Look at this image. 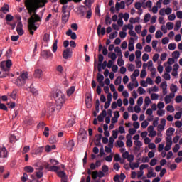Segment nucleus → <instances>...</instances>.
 <instances>
[{
  "mask_svg": "<svg viewBox=\"0 0 182 182\" xmlns=\"http://www.w3.org/2000/svg\"><path fill=\"white\" fill-rule=\"evenodd\" d=\"M48 4V0H25V6L29 15L36 14L38 8H43Z\"/></svg>",
  "mask_w": 182,
  "mask_h": 182,
  "instance_id": "f257e3e1",
  "label": "nucleus"
},
{
  "mask_svg": "<svg viewBox=\"0 0 182 182\" xmlns=\"http://www.w3.org/2000/svg\"><path fill=\"white\" fill-rule=\"evenodd\" d=\"M41 21H42V18H41V16H39V15L36 14H34L30 17V18L28 19V26L30 35H33V33H35L33 31H36L38 29V27L35 23H36V22H41Z\"/></svg>",
  "mask_w": 182,
  "mask_h": 182,
  "instance_id": "f03ea898",
  "label": "nucleus"
},
{
  "mask_svg": "<svg viewBox=\"0 0 182 182\" xmlns=\"http://www.w3.org/2000/svg\"><path fill=\"white\" fill-rule=\"evenodd\" d=\"M54 99L55 101L57 110H60V109L63 107L65 102H66V97L65 96V94L60 90H57L54 94Z\"/></svg>",
  "mask_w": 182,
  "mask_h": 182,
  "instance_id": "7ed1b4c3",
  "label": "nucleus"
},
{
  "mask_svg": "<svg viewBox=\"0 0 182 182\" xmlns=\"http://www.w3.org/2000/svg\"><path fill=\"white\" fill-rule=\"evenodd\" d=\"M79 11L81 16H85V15H86L87 19H90V18H92V8L87 7L86 6H81L79 8Z\"/></svg>",
  "mask_w": 182,
  "mask_h": 182,
  "instance_id": "20e7f679",
  "label": "nucleus"
},
{
  "mask_svg": "<svg viewBox=\"0 0 182 182\" xmlns=\"http://www.w3.org/2000/svg\"><path fill=\"white\" fill-rule=\"evenodd\" d=\"M26 80H28V72L21 73L15 83L18 87H21L26 83Z\"/></svg>",
  "mask_w": 182,
  "mask_h": 182,
  "instance_id": "39448f33",
  "label": "nucleus"
},
{
  "mask_svg": "<svg viewBox=\"0 0 182 182\" xmlns=\"http://www.w3.org/2000/svg\"><path fill=\"white\" fill-rule=\"evenodd\" d=\"M68 5H64L62 7V22L63 23H66L69 21V16H70V11H68Z\"/></svg>",
  "mask_w": 182,
  "mask_h": 182,
  "instance_id": "423d86ee",
  "label": "nucleus"
},
{
  "mask_svg": "<svg viewBox=\"0 0 182 182\" xmlns=\"http://www.w3.org/2000/svg\"><path fill=\"white\" fill-rule=\"evenodd\" d=\"M41 56L44 59H53V53L50 50H45L41 52Z\"/></svg>",
  "mask_w": 182,
  "mask_h": 182,
  "instance_id": "0eeeda50",
  "label": "nucleus"
},
{
  "mask_svg": "<svg viewBox=\"0 0 182 182\" xmlns=\"http://www.w3.org/2000/svg\"><path fill=\"white\" fill-rule=\"evenodd\" d=\"M9 75V71L6 70L4 64H0V77H6Z\"/></svg>",
  "mask_w": 182,
  "mask_h": 182,
  "instance_id": "6e6552de",
  "label": "nucleus"
},
{
  "mask_svg": "<svg viewBox=\"0 0 182 182\" xmlns=\"http://www.w3.org/2000/svg\"><path fill=\"white\" fill-rule=\"evenodd\" d=\"M174 132H176V129L173 127H169L166 130V140H173V134H174Z\"/></svg>",
  "mask_w": 182,
  "mask_h": 182,
  "instance_id": "1a4fd4ad",
  "label": "nucleus"
},
{
  "mask_svg": "<svg viewBox=\"0 0 182 182\" xmlns=\"http://www.w3.org/2000/svg\"><path fill=\"white\" fill-rule=\"evenodd\" d=\"M63 58L64 59H69V58H72V50H70V48H66L63 52Z\"/></svg>",
  "mask_w": 182,
  "mask_h": 182,
  "instance_id": "9d476101",
  "label": "nucleus"
},
{
  "mask_svg": "<svg viewBox=\"0 0 182 182\" xmlns=\"http://www.w3.org/2000/svg\"><path fill=\"white\" fill-rule=\"evenodd\" d=\"M55 112V102H48L47 104V113L50 114Z\"/></svg>",
  "mask_w": 182,
  "mask_h": 182,
  "instance_id": "9b49d317",
  "label": "nucleus"
},
{
  "mask_svg": "<svg viewBox=\"0 0 182 182\" xmlns=\"http://www.w3.org/2000/svg\"><path fill=\"white\" fill-rule=\"evenodd\" d=\"M97 33L98 36H100V35L104 36L106 34V28L105 27L102 28V25L99 24L97 28Z\"/></svg>",
  "mask_w": 182,
  "mask_h": 182,
  "instance_id": "f8f14e48",
  "label": "nucleus"
},
{
  "mask_svg": "<svg viewBox=\"0 0 182 182\" xmlns=\"http://www.w3.org/2000/svg\"><path fill=\"white\" fill-rule=\"evenodd\" d=\"M33 76L36 79H41L42 76H43V71L39 68H37L34 70Z\"/></svg>",
  "mask_w": 182,
  "mask_h": 182,
  "instance_id": "ddd939ff",
  "label": "nucleus"
},
{
  "mask_svg": "<svg viewBox=\"0 0 182 182\" xmlns=\"http://www.w3.org/2000/svg\"><path fill=\"white\" fill-rule=\"evenodd\" d=\"M174 97H176V95H174V93H170L169 95H166L164 98L166 105H168L171 103V100L174 99Z\"/></svg>",
  "mask_w": 182,
  "mask_h": 182,
  "instance_id": "4468645a",
  "label": "nucleus"
},
{
  "mask_svg": "<svg viewBox=\"0 0 182 182\" xmlns=\"http://www.w3.org/2000/svg\"><path fill=\"white\" fill-rule=\"evenodd\" d=\"M0 65H4L6 70L9 72V70H11V66H12V60H8L6 62L3 61Z\"/></svg>",
  "mask_w": 182,
  "mask_h": 182,
  "instance_id": "2eb2a0df",
  "label": "nucleus"
},
{
  "mask_svg": "<svg viewBox=\"0 0 182 182\" xmlns=\"http://www.w3.org/2000/svg\"><path fill=\"white\" fill-rule=\"evenodd\" d=\"M8 157V151L6 148L1 147L0 148V158L1 159H6Z\"/></svg>",
  "mask_w": 182,
  "mask_h": 182,
  "instance_id": "dca6fc26",
  "label": "nucleus"
},
{
  "mask_svg": "<svg viewBox=\"0 0 182 182\" xmlns=\"http://www.w3.org/2000/svg\"><path fill=\"white\" fill-rule=\"evenodd\" d=\"M128 49L129 52L134 50V38L131 37L128 44Z\"/></svg>",
  "mask_w": 182,
  "mask_h": 182,
  "instance_id": "f3484780",
  "label": "nucleus"
},
{
  "mask_svg": "<svg viewBox=\"0 0 182 182\" xmlns=\"http://www.w3.org/2000/svg\"><path fill=\"white\" fill-rule=\"evenodd\" d=\"M36 170H38L39 171L36 172V177L37 178H42L43 177V172H42V170H43V166H39L36 168Z\"/></svg>",
  "mask_w": 182,
  "mask_h": 182,
  "instance_id": "a211bd4d",
  "label": "nucleus"
},
{
  "mask_svg": "<svg viewBox=\"0 0 182 182\" xmlns=\"http://www.w3.org/2000/svg\"><path fill=\"white\" fill-rule=\"evenodd\" d=\"M116 11H120V9H124L126 8V3L122 1L120 3L117 2L115 4Z\"/></svg>",
  "mask_w": 182,
  "mask_h": 182,
  "instance_id": "6ab92c4d",
  "label": "nucleus"
},
{
  "mask_svg": "<svg viewBox=\"0 0 182 182\" xmlns=\"http://www.w3.org/2000/svg\"><path fill=\"white\" fill-rule=\"evenodd\" d=\"M166 144L164 147L165 151H170L171 150V146H173V140L171 139H166Z\"/></svg>",
  "mask_w": 182,
  "mask_h": 182,
  "instance_id": "aec40b11",
  "label": "nucleus"
},
{
  "mask_svg": "<svg viewBox=\"0 0 182 182\" xmlns=\"http://www.w3.org/2000/svg\"><path fill=\"white\" fill-rule=\"evenodd\" d=\"M46 170H48V171H54L55 173H56L58 171V170H59V167L56 166H50L48 164L47 165H46Z\"/></svg>",
  "mask_w": 182,
  "mask_h": 182,
  "instance_id": "412c9836",
  "label": "nucleus"
},
{
  "mask_svg": "<svg viewBox=\"0 0 182 182\" xmlns=\"http://www.w3.org/2000/svg\"><path fill=\"white\" fill-rule=\"evenodd\" d=\"M67 36H70L71 39L76 40L77 39V36L76 35V33L73 32L72 29H68L66 32Z\"/></svg>",
  "mask_w": 182,
  "mask_h": 182,
  "instance_id": "4be33fe9",
  "label": "nucleus"
},
{
  "mask_svg": "<svg viewBox=\"0 0 182 182\" xmlns=\"http://www.w3.org/2000/svg\"><path fill=\"white\" fill-rule=\"evenodd\" d=\"M129 167L131 170H134L135 168H139L140 167V162H131L129 163Z\"/></svg>",
  "mask_w": 182,
  "mask_h": 182,
  "instance_id": "5701e85b",
  "label": "nucleus"
},
{
  "mask_svg": "<svg viewBox=\"0 0 182 182\" xmlns=\"http://www.w3.org/2000/svg\"><path fill=\"white\" fill-rule=\"evenodd\" d=\"M151 6H153V2L150 0L143 4L144 9L149 8V11H151Z\"/></svg>",
  "mask_w": 182,
  "mask_h": 182,
  "instance_id": "b1692460",
  "label": "nucleus"
},
{
  "mask_svg": "<svg viewBox=\"0 0 182 182\" xmlns=\"http://www.w3.org/2000/svg\"><path fill=\"white\" fill-rule=\"evenodd\" d=\"M153 170H154L153 168H149L147 174L148 178H151V177H156V176H157V173H153Z\"/></svg>",
  "mask_w": 182,
  "mask_h": 182,
  "instance_id": "393cba45",
  "label": "nucleus"
},
{
  "mask_svg": "<svg viewBox=\"0 0 182 182\" xmlns=\"http://www.w3.org/2000/svg\"><path fill=\"white\" fill-rule=\"evenodd\" d=\"M171 93H173L174 96H176V93H177V90H178V88L177 87V85L174 84L171 85Z\"/></svg>",
  "mask_w": 182,
  "mask_h": 182,
  "instance_id": "a878e982",
  "label": "nucleus"
},
{
  "mask_svg": "<svg viewBox=\"0 0 182 182\" xmlns=\"http://www.w3.org/2000/svg\"><path fill=\"white\" fill-rule=\"evenodd\" d=\"M73 147H75V142L71 140L68 143L67 149L68 150L72 151Z\"/></svg>",
  "mask_w": 182,
  "mask_h": 182,
  "instance_id": "bb28decb",
  "label": "nucleus"
},
{
  "mask_svg": "<svg viewBox=\"0 0 182 182\" xmlns=\"http://www.w3.org/2000/svg\"><path fill=\"white\" fill-rule=\"evenodd\" d=\"M9 141L10 143H11V144H14L16 143V141H17L18 139H16V136L14 135V134H11L9 136Z\"/></svg>",
  "mask_w": 182,
  "mask_h": 182,
  "instance_id": "cd10ccee",
  "label": "nucleus"
},
{
  "mask_svg": "<svg viewBox=\"0 0 182 182\" xmlns=\"http://www.w3.org/2000/svg\"><path fill=\"white\" fill-rule=\"evenodd\" d=\"M97 80L99 83H102V82L105 80V76H103L101 73H98L97 75Z\"/></svg>",
  "mask_w": 182,
  "mask_h": 182,
  "instance_id": "c85d7f7f",
  "label": "nucleus"
},
{
  "mask_svg": "<svg viewBox=\"0 0 182 182\" xmlns=\"http://www.w3.org/2000/svg\"><path fill=\"white\" fill-rule=\"evenodd\" d=\"M24 170L26 173H33V171H34L33 167H32L31 166H25Z\"/></svg>",
  "mask_w": 182,
  "mask_h": 182,
  "instance_id": "c756f323",
  "label": "nucleus"
},
{
  "mask_svg": "<svg viewBox=\"0 0 182 182\" xmlns=\"http://www.w3.org/2000/svg\"><path fill=\"white\" fill-rule=\"evenodd\" d=\"M73 93H75V87L74 86L70 87V88L67 90V95L72 96V95H73Z\"/></svg>",
  "mask_w": 182,
  "mask_h": 182,
  "instance_id": "7c9ffc66",
  "label": "nucleus"
},
{
  "mask_svg": "<svg viewBox=\"0 0 182 182\" xmlns=\"http://www.w3.org/2000/svg\"><path fill=\"white\" fill-rule=\"evenodd\" d=\"M180 28H181V21L178 20L176 23L174 31H179Z\"/></svg>",
  "mask_w": 182,
  "mask_h": 182,
  "instance_id": "2f4dec72",
  "label": "nucleus"
},
{
  "mask_svg": "<svg viewBox=\"0 0 182 182\" xmlns=\"http://www.w3.org/2000/svg\"><path fill=\"white\" fill-rule=\"evenodd\" d=\"M129 35H130V36H133V38H134L136 39V41H137V39H139V36H137V34L133 30H130L129 31Z\"/></svg>",
  "mask_w": 182,
  "mask_h": 182,
  "instance_id": "473e14b6",
  "label": "nucleus"
},
{
  "mask_svg": "<svg viewBox=\"0 0 182 182\" xmlns=\"http://www.w3.org/2000/svg\"><path fill=\"white\" fill-rule=\"evenodd\" d=\"M166 28H167L168 31L173 30L174 28V23L168 22L166 23Z\"/></svg>",
  "mask_w": 182,
  "mask_h": 182,
  "instance_id": "72a5a7b5",
  "label": "nucleus"
},
{
  "mask_svg": "<svg viewBox=\"0 0 182 182\" xmlns=\"http://www.w3.org/2000/svg\"><path fill=\"white\" fill-rule=\"evenodd\" d=\"M1 11L3 12V14H8V12H9V6L5 5L1 7Z\"/></svg>",
  "mask_w": 182,
  "mask_h": 182,
  "instance_id": "f704fd0d",
  "label": "nucleus"
},
{
  "mask_svg": "<svg viewBox=\"0 0 182 182\" xmlns=\"http://www.w3.org/2000/svg\"><path fill=\"white\" fill-rule=\"evenodd\" d=\"M105 23L106 25H112V18H110L109 14H107L105 16Z\"/></svg>",
  "mask_w": 182,
  "mask_h": 182,
  "instance_id": "c9c22d12",
  "label": "nucleus"
},
{
  "mask_svg": "<svg viewBox=\"0 0 182 182\" xmlns=\"http://www.w3.org/2000/svg\"><path fill=\"white\" fill-rule=\"evenodd\" d=\"M180 112H176L174 117L176 120H180V119H181V116H182V108L180 109Z\"/></svg>",
  "mask_w": 182,
  "mask_h": 182,
  "instance_id": "e433bc0d",
  "label": "nucleus"
},
{
  "mask_svg": "<svg viewBox=\"0 0 182 182\" xmlns=\"http://www.w3.org/2000/svg\"><path fill=\"white\" fill-rule=\"evenodd\" d=\"M155 38H156V39L163 38V32H161L160 30L157 31L155 33Z\"/></svg>",
  "mask_w": 182,
  "mask_h": 182,
  "instance_id": "4c0bfd02",
  "label": "nucleus"
},
{
  "mask_svg": "<svg viewBox=\"0 0 182 182\" xmlns=\"http://www.w3.org/2000/svg\"><path fill=\"white\" fill-rule=\"evenodd\" d=\"M157 73V70H156V68H152L151 69V77H156V75Z\"/></svg>",
  "mask_w": 182,
  "mask_h": 182,
  "instance_id": "58836bf2",
  "label": "nucleus"
},
{
  "mask_svg": "<svg viewBox=\"0 0 182 182\" xmlns=\"http://www.w3.org/2000/svg\"><path fill=\"white\" fill-rule=\"evenodd\" d=\"M53 52L55 53L56 50H58V40H55L53 44Z\"/></svg>",
  "mask_w": 182,
  "mask_h": 182,
  "instance_id": "ea45409f",
  "label": "nucleus"
},
{
  "mask_svg": "<svg viewBox=\"0 0 182 182\" xmlns=\"http://www.w3.org/2000/svg\"><path fill=\"white\" fill-rule=\"evenodd\" d=\"M58 177H60V178H63L65 177H67L66 173L63 171H58L57 172Z\"/></svg>",
  "mask_w": 182,
  "mask_h": 182,
  "instance_id": "a19ab883",
  "label": "nucleus"
},
{
  "mask_svg": "<svg viewBox=\"0 0 182 182\" xmlns=\"http://www.w3.org/2000/svg\"><path fill=\"white\" fill-rule=\"evenodd\" d=\"M92 4H93V0H85V5H86V6L87 8H92Z\"/></svg>",
  "mask_w": 182,
  "mask_h": 182,
  "instance_id": "79ce46f5",
  "label": "nucleus"
},
{
  "mask_svg": "<svg viewBox=\"0 0 182 182\" xmlns=\"http://www.w3.org/2000/svg\"><path fill=\"white\" fill-rule=\"evenodd\" d=\"M30 90H31V93H33V95L34 96H38V95H39L38 91L35 88L33 87L32 85L30 86Z\"/></svg>",
  "mask_w": 182,
  "mask_h": 182,
  "instance_id": "37998d69",
  "label": "nucleus"
},
{
  "mask_svg": "<svg viewBox=\"0 0 182 182\" xmlns=\"http://www.w3.org/2000/svg\"><path fill=\"white\" fill-rule=\"evenodd\" d=\"M167 112H170V113H174V107L173 105H167L166 107Z\"/></svg>",
  "mask_w": 182,
  "mask_h": 182,
  "instance_id": "c03bdc74",
  "label": "nucleus"
},
{
  "mask_svg": "<svg viewBox=\"0 0 182 182\" xmlns=\"http://www.w3.org/2000/svg\"><path fill=\"white\" fill-rule=\"evenodd\" d=\"M120 83H122V77L118 76L114 81V85H115V86H119V85H120Z\"/></svg>",
  "mask_w": 182,
  "mask_h": 182,
  "instance_id": "a18cd8bd",
  "label": "nucleus"
},
{
  "mask_svg": "<svg viewBox=\"0 0 182 182\" xmlns=\"http://www.w3.org/2000/svg\"><path fill=\"white\" fill-rule=\"evenodd\" d=\"M176 48H177V45H176V43H169L168 47L169 50H175Z\"/></svg>",
  "mask_w": 182,
  "mask_h": 182,
  "instance_id": "49530a36",
  "label": "nucleus"
},
{
  "mask_svg": "<svg viewBox=\"0 0 182 182\" xmlns=\"http://www.w3.org/2000/svg\"><path fill=\"white\" fill-rule=\"evenodd\" d=\"M150 18H151V15H150V14H149V13L144 16V21L145 23H147V22H149V21H150Z\"/></svg>",
  "mask_w": 182,
  "mask_h": 182,
  "instance_id": "de8ad7c7",
  "label": "nucleus"
},
{
  "mask_svg": "<svg viewBox=\"0 0 182 182\" xmlns=\"http://www.w3.org/2000/svg\"><path fill=\"white\" fill-rule=\"evenodd\" d=\"M172 56L173 59H178V58H180V52L178 51H174L172 53Z\"/></svg>",
  "mask_w": 182,
  "mask_h": 182,
  "instance_id": "09e8293b",
  "label": "nucleus"
},
{
  "mask_svg": "<svg viewBox=\"0 0 182 182\" xmlns=\"http://www.w3.org/2000/svg\"><path fill=\"white\" fill-rule=\"evenodd\" d=\"M127 160V161H129V163H133V161H134V155L129 154V156H128Z\"/></svg>",
  "mask_w": 182,
  "mask_h": 182,
  "instance_id": "8fccbe9b",
  "label": "nucleus"
},
{
  "mask_svg": "<svg viewBox=\"0 0 182 182\" xmlns=\"http://www.w3.org/2000/svg\"><path fill=\"white\" fill-rule=\"evenodd\" d=\"M144 3L136 2L135 3V9H141L143 8Z\"/></svg>",
  "mask_w": 182,
  "mask_h": 182,
  "instance_id": "3c124183",
  "label": "nucleus"
},
{
  "mask_svg": "<svg viewBox=\"0 0 182 182\" xmlns=\"http://www.w3.org/2000/svg\"><path fill=\"white\" fill-rule=\"evenodd\" d=\"M108 57L110 58L113 62L117 59V55L114 53H112L111 55L109 54Z\"/></svg>",
  "mask_w": 182,
  "mask_h": 182,
  "instance_id": "603ef678",
  "label": "nucleus"
},
{
  "mask_svg": "<svg viewBox=\"0 0 182 182\" xmlns=\"http://www.w3.org/2000/svg\"><path fill=\"white\" fill-rule=\"evenodd\" d=\"M144 103H145V105L146 106V107H149V105H150V103H151V100H150L149 97H145Z\"/></svg>",
  "mask_w": 182,
  "mask_h": 182,
  "instance_id": "864d4df0",
  "label": "nucleus"
},
{
  "mask_svg": "<svg viewBox=\"0 0 182 182\" xmlns=\"http://www.w3.org/2000/svg\"><path fill=\"white\" fill-rule=\"evenodd\" d=\"M149 164L151 167H154V166H156V164H157V159L156 158L152 159L151 160Z\"/></svg>",
  "mask_w": 182,
  "mask_h": 182,
  "instance_id": "5fc2aeb1",
  "label": "nucleus"
},
{
  "mask_svg": "<svg viewBox=\"0 0 182 182\" xmlns=\"http://www.w3.org/2000/svg\"><path fill=\"white\" fill-rule=\"evenodd\" d=\"M173 12V9L168 7L165 9V15H170Z\"/></svg>",
  "mask_w": 182,
  "mask_h": 182,
  "instance_id": "6e6d98bb",
  "label": "nucleus"
},
{
  "mask_svg": "<svg viewBox=\"0 0 182 182\" xmlns=\"http://www.w3.org/2000/svg\"><path fill=\"white\" fill-rule=\"evenodd\" d=\"M151 100H159V94L153 93L151 95Z\"/></svg>",
  "mask_w": 182,
  "mask_h": 182,
  "instance_id": "4d7b16f0",
  "label": "nucleus"
},
{
  "mask_svg": "<svg viewBox=\"0 0 182 182\" xmlns=\"http://www.w3.org/2000/svg\"><path fill=\"white\" fill-rule=\"evenodd\" d=\"M134 146H136V147L141 148V146H143V143L141 141H134Z\"/></svg>",
  "mask_w": 182,
  "mask_h": 182,
  "instance_id": "13d9d810",
  "label": "nucleus"
},
{
  "mask_svg": "<svg viewBox=\"0 0 182 182\" xmlns=\"http://www.w3.org/2000/svg\"><path fill=\"white\" fill-rule=\"evenodd\" d=\"M176 103H181L182 102V95H178L175 98Z\"/></svg>",
  "mask_w": 182,
  "mask_h": 182,
  "instance_id": "bf43d9fd",
  "label": "nucleus"
},
{
  "mask_svg": "<svg viewBox=\"0 0 182 182\" xmlns=\"http://www.w3.org/2000/svg\"><path fill=\"white\" fill-rule=\"evenodd\" d=\"M43 135L45 137H49V127H46L43 132Z\"/></svg>",
  "mask_w": 182,
  "mask_h": 182,
  "instance_id": "052dcab7",
  "label": "nucleus"
},
{
  "mask_svg": "<svg viewBox=\"0 0 182 182\" xmlns=\"http://www.w3.org/2000/svg\"><path fill=\"white\" fill-rule=\"evenodd\" d=\"M117 65L118 66H123L124 65V60H123L122 58H118Z\"/></svg>",
  "mask_w": 182,
  "mask_h": 182,
  "instance_id": "680f3d73",
  "label": "nucleus"
},
{
  "mask_svg": "<svg viewBox=\"0 0 182 182\" xmlns=\"http://www.w3.org/2000/svg\"><path fill=\"white\" fill-rule=\"evenodd\" d=\"M117 31H115L109 34V39H114V38H117Z\"/></svg>",
  "mask_w": 182,
  "mask_h": 182,
  "instance_id": "e2e57ef3",
  "label": "nucleus"
},
{
  "mask_svg": "<svg viewBox=\"0 0 182 182\" xmlns=\"http://www.w3.org/2000/svg\"><path fill=\"white\" fill-rule=\"evenodd\" d=\"M141 25L136 26H135V31L136 33H141Z\"/></svg>",
  "mask_w": 182,
  "mask_h": 182,
  "instance_id": "0e129e2a",
  "label": "nucleus"
},
{
  "mask_svg": "<svg viewBox=\"0 0 182 182\" xmlns=\"http://www.w3.org/2000/svg\"><path fill=\"white\" fill-rule=\"evenodd\" d=\"M138 92L139 93V95H144V93H146V90H144V88L139 87L138 88Z\"/></svg>",
  "mask_w": 182,
  "mask_h": 182,
  "instance_id": "69168bd1",
  "label": "nucleus"
},
{
  "mask_svg": "<svg viewBox=\"0 0 182 182\" xmlns=\"http://www.w3.org/2000/svg\"><path fill=\"white\" fill-rule=\"evenodd\" d=\"M168 21H175L176 20V14H170L168 17Z\"/></svg>",
  "mask_w": 182,
  "mask_h": 182,
  "instance_id": "338daca9",
  "label": "nucleus"
},
{
  "mask_svg": "<svg viewBox=\"0 0 182 182\" xmlns=\"http://www.w3.org/2000/svg\"><path fill=\"white\" fill-rule=\"evenodd\" d=\"M176 16L178 19H182V11H178L176 12Z\"/></svg>",
  "mask_w": 182,
  "mask_h": 182,
  "instance_id": "774afa93",
  "label": "nucleus"
}]
</instances>
